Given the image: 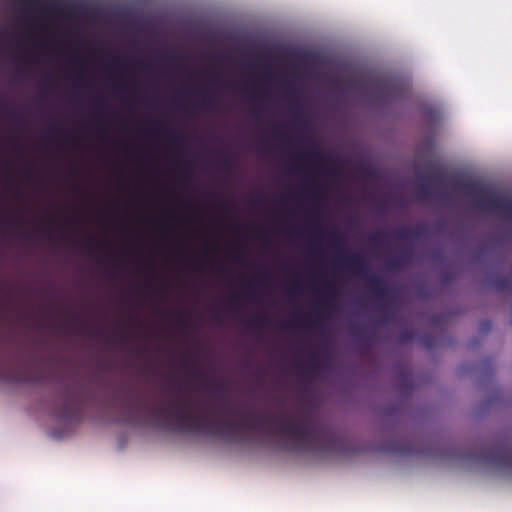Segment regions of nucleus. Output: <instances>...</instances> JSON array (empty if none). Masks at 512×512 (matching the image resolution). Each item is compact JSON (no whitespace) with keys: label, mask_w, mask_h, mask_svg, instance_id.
I'll list each match as a JSON object with an SVG mask.
<instances>
[{"label":"nucleus","mask_w":512,"mask_h":512,"mask_svg":"<svg viewBox=\"0 0 512 512\" xmlns=\"http://www.w3.org/2000/svg\"><path fill=\"white\" fill-rule=\"evenodd\" d=\"M192 402L188 399H177L170 403V408H157L151 412L156 426L175 432L206 433L230 439L238 434V428L254 429L274 423L277 431L293 442V449L309 451L333 445V438L309 415L300 419L284 417L260 421L250 415L244 416L239 422L219 420L209 417L204 412L191 410Z\"/></svg>","instance_id":"nucleus-1"},{"label":"nucleus","mask_w":512,"mask_h":512,"mask_svg":"<svg viewBox=\"0 0 512 512\" xmlns=\"http://www.w3.org/2000/svg\"><path fill=\"white\" fill-rule=\"evenodd\" d=\"M342 264L353 274L365 278L369 291L374 297L382 303H386L390 298V292L384 281L376 275L367 273V262L365 258L358 254H351L342 258Z\"/></svg>","instance_id":"nucleus-2"},{"label":"nucleus","mask_w":512,"mask_h":512,"mask_svg":"<svg viewBox=\"0 0 512 512\" xmlns=\"http://www.w3.org/2000/svg\"><path fill=\"white\" fill-rule=\"evenodd\" d=\"M467 188L474 190L476 205L486 211L498 212L512 218V201L509 199L489 195L475 185H467Z\"/></svg>","instance_id":"nucleus-3"},{"label":"nucleus","mask_w":512,"mask_h":512,"mask_svg":"<svg viewBox=\"0 0 512 512\" xmlns=\"http://www.w3.org/2000/svg\"><path fill=\"white\" fill-rule=\"evenodd\" d=\"M482 458L495 465L512 468V446L497 443L485 449Z\"/></svg>","instance_id":"nucleus-4"},{"label":"nucleus","mask_w":512,"mask_h":512,"mask_svg":"<svg viewBox=\"0 0 512 512\" xmlns=\"http://www.w3.org/2000/svg\"><path fill=\"white\" fill-rule=\"evenodd\" d=\"M59 416L65 421H79L81 417V403L77 395L65 391L61 395Z\"/></svg>","instance_id":"nucleus-5"},{"label":"nucleus","mask_w":512,"mask_h":512,"mask_svg":"<svg viewBox=\"0 0 512 512\" xmlns=\"http://www.w3.org/2000/svg\"><path fill=\"white\" fill-rule=\"evenodd\" d=\"M214 394L217 397V406L221 412H223L226 415H238L237 411L232 410L227 406L225 395L221 391V385H216Z\"/></svg>","instance_id":"nucleus-6"},{"label":"nucleus","mask_w":512,"mask_h":512,"mask_svg":"<svg viewBox=\"0 0 512 512\" xmlns=\"http://www.w3.org/2000/svg\"><path fill=\"white\" fill-rule=\"evenodd\" d=\"M424 233V228L422 226H418L415 228L402 227L397 231V238L402 240L419 238Z\"/></svg>","instance_id":"nucleus-7"},{"label":"nucleus","mask_w":512,"mask_h":512,"mask_svg":"<svg viewBox=\"0 0 512 512\" xmlns=\"http://www.w3.org/2000/svg\"><path fill=\"white\" fill-rule=\"evenodd\" d=\"M323 297L322 304L324 306H329L331 300H333L336 296V288L334 284L329 281H326L323 285V289L320 291Z\"/></svg>","instance_id":"nucleus-8"},{"label":"nucleus","mask_w":512,"mask_h":512,"mask_svg":"<svg viewBox=\"0 0 512 512\" xmlns=\"http://www.w3.org/2000/svg\"><path fill=\"white\" fill-rule=\"evenodd\" d=\"M294 160L297 162H301L303 160H310L312 162L319 163L324 160V155L318 150H309L305 152L303 155L295 156Z\"/></svg>","instance_id":"nucleus-9"},{"label":"nucleus","mask_w":512,"mask_h":512,"mask_svg":"<svg viewBox=\"0 0 512 512\" xmlns=\"http://www.w3.org/2000/svg\"><path fill=\"white\" fill-rule=\"evenodd\" d=\"M200 105L205 110H214L217 107V99L214 95L201 93Z\"/></svg>","instance_id":"nucleus-10"},{"label":"nucleus","mask_w":512,"mask_h":512,"mask_svg":"<svg viewBox=\"0 0 512 512\" xmlns=\"http://www.w3.org/2000/svg\"><path fill=\"white\" fill-rule=\"evenodd\" d=\"M440 180H441V177H438V176L434 177L432 179L425 180V182L422 183L418 188L419 193L424 196L431 195L433 192V184L440 182Z\"/></svg>","instance_id":"nucleus-11"},{"label":"nucleus","mask_w":512,"mask_h":512,"mask_svg":"<svg viewBox=\"0 0 512 512\" xmlns=\"http://www.w3.org/2000/svg\"><path fill=\"white\" fill-rule=\"evenodd\" d=\"M329 239L333 246L337 248V250H341L345 245V239L343 235L337 231L329 232Z\"/></svg>","instance_id":"nucleus-12"},{"label":"nucleus","mask_w":512,"mask_h":512,"mask_svg":"<svg viewBox=\"0 0 512 512\" xmlns=\"http://www.w3.org/2000/svg\"><path fill=\"white\" fill-rule=\"evenodd\" d=\"M493 285L496 288V290L505 291L510 288L511 281L507 277H501V278L495 279L493 282Z\"/></svg>","instance_id":"nucleus-13"},{"label":"nucleus","mask_w":512,"mask_h":512,"mask_svg":"<svg viewBox=\"0 0 512 512\" xmlns=\"http://www.w3.org/2000/svg\"><path fill=\"white\" fill-rule=\"evenodd\" d=\"M269 323V319L263 315H255L248 322V324H255L259 328H265Z\"/></svg>","instance_id":"nucleus-14"},{"label":"nucleus","mask_w":512,"mask_h":512,"mask_svg":"<svg viewBox=\"0 0 512 512\" xmlns=\"http://www.w3.org/2000/svg\"><path fill=\"white\" fill-rule=\"evenodd\" d=\"M381 92L383 93L382 98H387L388 96L395 97L396 93L393 87L388 83H381L380 84Z\"/></svg>","instance_id":"nucleus-15"},{"label":"nucleus","mask_w":512,"mask_h":512,"mask_svg":"<svg viewBox=\"0 0 512 512\" xmlns=\"http://www.w3.org/2000/svg\"><path fill=\"white\" fill-rule=\"evenodd\" d=\"M154 132L157 133V134H163V135L167 136L169 139H171L174 142H176L178 140V138H179L173 132H171L170 130H168L167 128L162 127V126L159 127L158 129H155Z\"/></svg>","instance_id":"nucleus-16"},{"label":"nucleus","mask_w":512,"mask_h":512,"mask_svg":"<svg viewBox=\"0 0 512 512\" xmlns=\"http://www.w3.org/2000/svg\"><path fill=\"white\" fill-rule=\"evenodd\" d=\"M398 339L402 343L409 342L413 339V331L404 329L399 333Z\"/></svg>","instance_id":"nucleus-17"},{"label":"nucleus","mask_w":512,"mask_h":512,"mask_svg":"<svg viewBox=\"0 0 512 512\" xmlns=\"http://www.w3.org/2000/svg\"><path fill=\"white\" fill-rule=\"evenodd\" d=\"M403 262H404V257L403 256L394 257V258L389 260L388 266L391 269H397L400 266H402Z\"/></svg>","instance_id":"nucleus-18"},{"label":"nucleus","mask_w":512,"mask_h":512,"mask_svg":"<svg viewBox=\"0 0 512 512\" xmlns=\"http://www.w3.org/2000/svg\"><path fill=\"white\" fill-rule=\"evenodd\" d=\"M386 236L387 235L383 232H377V233L372 234L369 239L373 243L380 244V243L384 242V240L386 239Z\"/></svg>","instance_id":"nucleus-19"},{"label":"nucleus","mask_w":512,"mask_h":512,"mask_svg":"<svg viewBox=\"0 0 512 512\" xmlns=\"http://www.w3.org/2000/svg\"><path fill=\"white\" fill-rule=\"evenodd\" d=\"M328 173L331 175H338L340 173V169H339L336 161H334V160L329 161Z\"/></svg>","instance_id":"nucleus-20"},{"label":"nucleus","mask_w":512,"mask_h":512,"mask_svg":"<svg viewBox=\"0 0 512 512\" xmlns=\"http://www.w3.org/2000/svg\"><path fill=\"white\" fill-rule=\"evenodd\" d=\"M6 380L17 382V381H21L22 377L19 376V375H9V376L6 377Z\"/></svg>","instance_id":"nucleus-21"},{"label":"nucleus","mask_w":512,"mask_h":512,"mask_svg":"<svg viewBox=\"0 0 512 512\" xmlns=\"http://www.w3.org/2000/svg\"><path fill=\"white\" fill-rule=\"evenodd\" d=\"M234 260H235L236 262L243 263V261H244V257H243V255H242V254H237V255H235V256H234Z\"/></svg>","instance_id":"nucleus-22"},{"label":"nucleus","mask_w":512,"mask_h":512,"mask_svg":"<svg viewBox=\"0 0 512 512\" xmlns=\"http://www.w3.org/2000/svg\"><path fill=\"white\" fill-rule=\"evenodd\" d=\"M33 174H34V171H33L32 169H27V170L25 171V175H26V177H27L28 179H31V177L33 176Z\"/></svg>","instance_id":"nucleus-23"},{"label":"nucleus","mask_w":512,"mask_h":512,"mask_svg":"<svg viewBox=\"0 0 512 512\" xmlns=\"http://www.w3.org/2000/svg\"><path fill=\"white\" fill-rule=\"evenodd\" d=\"M311 323L314 325V326H318L320 325V317L319 316H316L312 321Z\"/></svg>","instance_id":"nucleus-24"},{"label":"nucleus","mask_w":512,"mask_h":512,"mask_svg":"<svg viewBox=\"0 0 512 512\" xmlns=\"http://www.w3.org/2000/svg\"><path fill=\"white\" fill-rule=\"evenodd\" d=\"M423 342H424V345L427 347V348H431V344L429 343V341L427 339H423Z\"/></svg>","instance_id":"nucleus-25"},{"label":"nucleus","mask_w":512,"mask_h":512,"mask_svg":"<svg viewBox=\"0 0 512 512\" xmlns=\"http://www.w3.org/2000/svg\"><path fill=\"white\" fill-rule=\"evenodd\" d=\"M307 366H308L309 368H311L312 370H315V369L317 368L316 364H314V363H312V362H311V363H309Z\"/></svg>","instance_id":"nucleus-26"},{"label":"nucleus","mask_w":512,"mask_h":512,"mask_svg":"<svg viewBox=\"0 0 512 512\" xmlns=\"http://www.w3.org/2000/svg\"><path fill=\"white\" fill-rule=\"evenodd\" d=\"M260 95H261L260 91L255 88L254 89V96L257 97V96H260Z\"/></svg>","instance_id":"nucleus-27"},{"label":"nucleus","mask_w":512,"mask_h":512,"mask_svg":"<svg viewBox=\"0 0 512 512\" xmlns=\"http://www.w3.org/2000/svg\"><path fill=\"white\" fill-rule=\"evenodd\" d=\"M297 290H299V285H298V284H295V285L292 287L291 291H297Z\"/></svg>","instance_id":"nucleus-28"},{"label":"nucleus","mask_w":512,"mask_h":512,"mask_svg":"<svg viewBox=\"0 0 512 512\" xmlns=\"http://www.w3.org/2000/svg\"><path fill=\"white\" fill-rule=\"evenodd\" d=\"M71 61H72L73 63H78V62H81V61H82V59L73 58V59H71Z\"/></svg>","instance_id":"nucleus-29"},{"label":"nucleus","mask_w":512,"mask_h":512,"mask_svg":"<svg viewBox=\"0 0 512 512\" xmlns=\"http://www.w3.org/2000/svg\"><path fill=\"white\" fill-rule=\"evenodd\" d=\"M298 112H299V107H296V108L294 109V115H295V117H298Z\"/></svg>","instance_id":"nucleus-30"},{"label":"nucleus","mask_w":512,"mask_h":512,"mask_svg":"<svg viewBox=\"0 0 512 512\" xmlns=\"http://www.w3.org/2000/svg\"><path fill=\"white\" fill-rule=\"evenodd\" d=\"M115 62H116V63H120V64H124V61H122L120 58H116V59H115Z\"/></svg>","instance_id":"nucleus-31"},{"label":"nucleus","mask_w":512,"mask_h":512,"mask_svg":"<svg viewBox=\"0 0 512 512\" xmlns=\"http://www.w3.org/2000/svg\"><path fill=\"white\" fill-rule=\"evenodd\" d=\"M311 230H312V231H314V232H318V231H319V228H318L317 226H314V227H312V229H311Z\"/></svg>","instance_id":"nucleus-32"},{"label":"nucleus","mask_w":512,"mask_h":512,"mask_svg":"<svg viewBox=\"0 0 512 512\" xmlns=\"http://www.w3.org/2000/svg\"><path fill=\"white\" fill-rule=\"evenodd\" d=\"M183 365H184L185 367H188V365H189V361L185 360V361L183 362Z\"/></svg>","instance_id":"nucleus-33"},{"label":"nucleus","mask_w":512,"mask_h":512,"mask_svg":"<svg viewBox=\"0 0 512 512\" xmlns=\"http://www.w3.org/2000/svg\"><path fill=\"white\" fill-rule=\"evenodd\" d=\"M65 139H66L67 141H69V140H70V135H69V134H65Z\"/></svg>","instance_id":"nucleus-34"},{"label":"nucleus","mask_w":512,"mask_h":512,"mask_svg":"<svg viewBox=\"0 0 512 512\" xmlns=\"http://www.w3.org/2000/svg\"><path fill=\"white\" fill-rule=\"evenodd\" d=\"M321 190H322V189H321V187H316V188H315V191H316L317 193H318V192H320Z\"/></svg>","instance_id":"nucleus-35"},{"label":"nucleus","mask_w":512,"mask_h":512,"mask_svg":"<svg viewBox=\"0 0 512 512\" xmlns=\"http://www.w3.org/2000/svg\"><path fill=\"white\" fill-rule=\"evenodd\" d=\"M179 322H180L181 324H185V323H186V321H185V320H183L182 318H180V319H179Z\"/></svg>","instance_id":"nucleus-36"},{"label":"nucleus","mask_w":512,"mask_h":512,"mask_svg":"<svg viewBox=\"0 0 512 512\" xmlns=\"http://www.w3.org/2000/svg\"><path fill=\"white\" fill-rule=\"evenodd\" d=\"M233 298H234V299H239V298H240V296H239L238 294H235Z\"/></svg>","instance_id":"nucleus-37"},{"label":"nucleus","mask_w":512,"mask_h":512,"mask_svg":"<svg viewBox=\"0 0 512 512\" xmlns=\"http://www.w3.org/2000/svg\"><path fill=\"white\" fill-rule=\"evenodd\" d=\"M300 321H306L307 320V317H302L299 319Z\"/></svg>","instance_id":"nucleus-38"},{"label":"nucleus","mask_w":512,"mask_h":512,"mask_svg":"<svg viewBox=\"0 0 512 512\" xmlns=\"http://www.w3.org/2000/svg\"><path fill=\"white\" fill-rule=\"evenodd\" d=\"M289 326H290V324H285L284 328H288Z\"/></svg>","instance_id":"nucleus-39"}]
</instances>
